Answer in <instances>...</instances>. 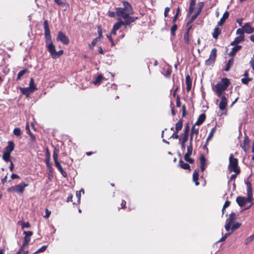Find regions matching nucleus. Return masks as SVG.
Masks as SVG:
<instances>
[{"label":"nucleus","instance_id":"f257e3e1","mask_svg":"<svg viewBox=\"0 0 254 254\" xmlns=\"http://www.w3.org/2000/svg\"><path fill=\"white\" fill-rule=\"evenodd\" d=\"M124 8L118 7L116 8V14L118 16L123 17L127 25L134 22L137 17L129 16V15L133 14L134 11L132 6L127 1H124Z\"/></svg>","mask_w":254,"mask_h":254},{"label":"nucleus","instance_id":"f03ea898","mask_svg":"<svg viewBox=\"0 0 254 254\" xmlns=\"http://www.w3.org/2000/svg\"><path fill=\"white\" fill-rule=\"evenodd\" d=\"M230 84L229 80L227 78H223L221 81L212 87L213 90L217 96L224 95L225 91Z\"/></svg>","mask_w":254,"mask_h":254},{"label":"nucleus","instance_id":"7ed1b4c3","mask_svg":"<svg viewBox=\"0 0 254 254\" xmlns=\"http://www.w3.org/2000/svg\"><path fill=\"white\" fill-rule=\"evenodd\" d=\"M238 159L234 158L233 155L231 154L229 157V170L231 172H234L237 174H239L240 172V170L238 166Z\"/></svg>","mask_w":254,"mask_h":254},{"label":"nucleus","instance_id":"20e7f679","mask_svg":"<svg viewBox=\"0 0 254 254\" xmlns=\"http://www.w3.org/2000/svg\"><path fill=\"white\" fill-rule=\"evenodd\" d=\"M59 148L55 147L53 152V159L56 167L59 170L60 172L62 173L64 177L66 176V172L64 170L62 165L58 161V155H59Z\"/></svg>","mask_w":254,"mask_h":254},{"label":"nucleus","instance_id":"39448f33","mask_svg":"<svg viewBox=\"0 0 254 254\" xmlns=\"http://www.w3.org/2000/svg\"><path fill=\"white\" fill-rule=\"evenodd\" d=\"M28 185L24 183H21L17 185L11 186L7 189L9 192L22 193Z\"/></svg>","mask_w":254,"mask_h":254},{"label":"nucleus","instance_id":"423d86ee","mask_svg":"<svg viewBox=\"0 0 254 254\" xmlns=\"http://www.w3.org/2000/svg\"><path fill=\"white\" fill-rule=\"evenodd\" d=\"M252 198H249L248 196L247 197L238 196L236 198V201L241 207L245 206L247 204L250 203V205L248 208H249L252 204Z\"/></svg>","mask_w":254,"mask_h":254},{"label":"nucleus","instance_id":"0eeeda50","mask_svg":"<svg viewBox=\"0 0 254 254\" xmlns=\"http://www.w3.org/2000/svg\"><path fill=\"white\" fill-rule=\"evenodd\" d=\"M192 153V144L190 143L189 144V145L187 147V152L185 154L184 158L185 160L190 163H193L194 162V160L190 157V155Z\"/></svg>","mask_w":254,"mask_h":254},{"label":"nucleus","instance_id":"6e6552de","mask_svg":"<svg viewBox=\"0 0 254 254\" xmlns=\"http://www.w3.org/2000/svg\"><path fill=\"white\" fill-rule=\"evenodd\" d=\"M236 218V215L235 213H232L230 214L229 218L226 220V223L225 226V230L227 231H229L230 230V227Z\"/></svg>","mask_w":254,"mask_h":254},{"label":"nucleus","instance_id":"1a4fd4ad","mask_svg":"<svg viewBox=\"0 0 254 254\" xmlns=\"http://www.w3.org/2000/svg\"><path fill=\"white\" fill-rule=\"evenodd\" d=\"M23 234L25 235V237L22 245L21 247L25 249V247L28 245L30 241L31 237L33 235V232L32 231H24Z\"/></svg>","mask_w":254,"mask_h":254},{"label":"nucleus","instance_id":"9d476101","mask_svg":"<svg viewBox=\"0 0 254 254\" xmlns=\"http://www.w3.org/2000/svg\"><path fill=\"white\" fill-rule=\"evenodd\" d=\"M220 98V102L218 104L219 109L221 111H224L226 109L228 103V99L225 96H218Z\"/></svg>","mask_w":254,"mask_h":254},{"label":"nucleus","instance_id":"9b49d317","mask_svg":"<svg viewBox=\"0 0 254 254\" xmlns=\"http://www.w3.org/2000/svg\"><path fill=\"white\" fill-rule=\"evenodd\" d=\"M57 40L58 42H61L64 45H67L69 43V39L63 33L62 31L58 33L57 37Z\"/></svg>","mask_w":254,"mask_h":254},{"label":"nucleus","instance_id":"f8f14e48","mask_svg":"<svg viewBox=\"0 0 254 254\" xmlns=\"http://www.w3.org/2000/svg\"><path fill=\"white\" fill-rule=\"evenodd\" d=\"M216 52L217 51L215 48L212 50L209 59L205 61L206 65H210L214 62L216 57Z\"/></svg>","mask_w":254,"mask_h":254},{"label":"nucleus","instance_id":"ddd939ff","mask_svg":"<svg viewBox=\"0 0 254 254\" xmlns=\"http://www.w3.org/2000/svg\"><path fill=\"white\" fill-rule=\"evenodd\" d=\"M46 48H47L48 51H49V52L50 53L52 58H53V57H57L56 56L57 55L56 54V48H55V45L53 43H51V44L46 45Z\"/></svg>","mask_w":254,"mask_h":254},{"label":"nucleus","instance_id":"4468645a","mask_svg":"<svg viewBox=\"0 0 254 254\" xmlns=\"http://www.w3.org/2000/svg\"><path fill=\"white\" fill-rule=\"evenodd\" d=\"M251 24V23H246L243 26L245 32L247 34H251L254 32V28L252 27Z\"/></svg>","mask_w":254,"mask_h":254},{"label":"nucleus","instance_id":"2eb2a0df","mask_svg":"<svg viewBox=\"0 0 254 254\" xmlns=\"http://www.w3.org/2000/svg\"><path fill=\"white\" fill-rule=\"evenodd\" d=\"M188 136L186 135H180L179 140L181 142V146L182 149L184 151L186 148V143L188 140Z\"/></svg>","mask_w":254,"mask_h":254},{"label":"nucleus","instance_id":"dca6fc26","mask_svg":"<svg viewBox=\"0 0 254 254\" xmlns=\"http://www.w3.org/2000/svg\"><path fill=\"white\" fill-rule=\"evenodd\" d=\"M14 144L12 141H8V145L5 148L4 152L10 154L14 150Z\"/></svg>","mask_w":254,"mask_h":254},{"label":"nucleus","instance_id":"f3484780","mask_svg":"<svg viewBox=\"0 0 254 254\" xmlns=\"http://www.w3.org/2000/svg\"><path fill=\"white\" fill-rule=\"evenodd\" d=\"M50 160H51L50 153L48 149L47 148L46 152V160H45V162H46V164L47 166L49 168H51L52 167V164L50 162Z\"/></svg>","mask_w":254,"mask_h":254},{"label":"nucleus","instance_id":"a211bd4d","mask_svg":"<svg viewBox=\"0 0 254 254\" xmlns=\"http://www.w3.org/2000/svg\"><path fill=\"white\" fill-rule=\"evenodd\" d=\"M186 84L187 85V90L189 91L191 88L192 81L189 75L186 76Z\"/></svg>","mask_w":254,"mask_h":254},{"label":"nucleus","instance_id":"6ab92c4d","mask_svg":"<svg viewBox=\"0 0 254 254\" xmlns=\"http://www.w3.org/2000/svg\"><path fill=\"white\" fill-rule=\"evenodd\" d=\"M229 13L228 11H226L223 15L222 17L220 19L219 21L218 22V26H221L224 23L225 21L228 18Z\"/></svg>","mask_w":254,"mask_h":254},{"label":"nucleus","instance_id":"aec40b11","mask_svg":"<svg viewBox=\"0 0 254 254\" xmlns=\"http://www.w3.org/2000/svg\"><path fill=\"white\" fill-rule=\"evenodd\" d=\"M244 40V36H239L235 38L234 40L231 43V45H236Z\"/></svg>","mask_w":254,"mask_h":254},{"label":"nucleus","instance_id":"412c9836","mask_svg":"<svg viewBox=\"0 0 254 254\" xmlns=\"http://www.w3.org/2000/svg\"><path fill=\"white\" fill-rule=\"evenodd\" d=\"M199 170L196 169L193 174L192 179L193 181L195 183V185L197 186L199 185V183L197 181L199 176Z\"/></svg>","mask_w":254,"mask_h":254},{"label":"nucleus","instance_id":"4be33fe9","mask_svg":"<svg viewBox=\"0 0 254 254\" xmlns=\"http://www.w3.org/2000/svg\"><path fill=\"white\" fill-rule=\"evenodd\" d=\"M20 90L23 94L26 95L27 97L32 93L33 91H32L29 87L22 88L20 87Z\"/></svg>","mask_w":254,"mask_h":254},{"label":"nucleus","instance_id":"5701e85b","mask_svg":"<svg viewBox=\"0 0 254 254\" xmlns=\"http://www.w3.org/2000/svg\"><path fill=\"white\" fill-rule=\"evenodd\" d=\"M200 168L202 171H203L205 169L206 166V159L203 155H201L200 157Z\"/></svg>","mask_w":254,"mask_h":254},{"label":"nucleus","instance_id":"b1692460","mask_svg":"<svg viewBox=\"0 0 254 254\" xmlns=\"http://www.w3.org/2000/svg\"><path fill=\"white\" fill-rule=\"evenodd\" d=\"M242 48V46L240 45H236L234 47L231 51L230 52L229 55L231 56H233L236 53Z\"/></svg>","mask_w":254,"mask_h":254},{"label":"nucleus","instance_id":"393cba45","mask_svg":"<svg viewBox=\"0 0 254 254\" xmlns=\"http://www.w3.org/2000/svg\"><path fill=\"white\" fill-rule=\"evenodd\" d=\"M205 118V115L204 114H201L199 116L198 120L195 123V125L197 126L201 125L204 121Z\"/></svg>","mask_w":254,"mask_h":254},{"label":"nucleus","instance_id":"a878e982","mask_svg":"<svg viewBox=\"0 0 254 254\" xmlns=\"http://www.w3.org/2000/svg\"><path fill=\"white\" fill-rule=\"evenodd\" d=\"M127 25L126 23V21L125 22L121 21L120 19L119 21L115 23L113 26V28L114 30H118L119 29L122 25Z\"/></svg>","mask_w":254,"mask_h":254},{"label":"nucleus","instance_id":"bb28decb","mask_svg":"<svg viewBox=\"0 0 254 254\" xmlns=\"http://www.w3.org/2000/svg\"><path fill=\"white\" fill-rule=\"evenodd\" d=\"M104 79L105 78H104L102 75L100 74L97 76L95 80L93 82V83L94 85H99L101 83V81Z\"/></svg>","mask_w":254,"mask_h":254},{"label":"nucleus","instance_id":"cd10ccee","mask_svg":"<svg viewBox=\"0 0 254 254\" xmlns=\"http://www.w3.org/2000/svg\"><path fill=\"white\" fill-rule=\"evenodd\" d=\"M247 196L253 199V192L251 184L247 183Z\"/></svg>","mask_w":254,"mask_h":254},{"label":"nucleus","instance_id":"c85d7f7f","mask_svg":"<svg viewBox=\"0 0 254 254\" xmlns=\"http://www.w3.org/2000/svg\"><path fill=\"white\" fill-rule=\"evenodd\" d=\"M198 131H199V128H196L194 126H193L192 127L191 129L190 135H192L195 136V139H196L198 134Z\"/></svg>","mask_w":254,"mask_h":254},{"label":"nucleus","instance_id":"c756f323","mask_svg":"<svg viewBox=\"0 0 254 254\" xmlns=\"http://www.w3.org/2000/svg\"><path fill=\"white\" fill-rule=\"evenodd\" d=\"M28 87L33 92L37 89V86L35 84L34 79L32 78L30 79L29 86Z\"/></svg>","mask_w":254,"mask_h":254},{"label":"nucleus","instance_id":"7c9ffc66","mask_svg":"<svg viewBox=\"0 0 254 254\" xmlns=\"http://www.w3.org/2000/svg\"><path fill=\"white\" fill-rule=\"evenodd\" d=\"M179 166L184 169H189L190 168L188 164L184 162L182 160L179 161Z\"/></svg>","mask_w":254,"mask_h":254},{"label":"nucleus","instance_id":"2f4dec72","mask_svg":"<svg viewBox=\"0 0 254 254\" xmlns=\"http://www.w3.org/2000/svg\"><path fill=\"white\" fill-rule=\"evenodd\" d=\"M99 41H100L99 38H96L94 39H93L91 44H89V48L93 50L94 47Z\"/></svg>","mask_w":254,"mask_h":254},{"label":"nucleus","instance_id":"473e14b6","mask_svg":"<svg viewBox=\"0 0 254 254\" xmlns=\"http://www.w3.org/2000/svg\"><path fill=\"white\" fill-rule=\"evenodd\" d=\"M216 127H213L211 129L210 133H209V134H208V135L207 136V139H206L207 141H208L209 140H210L212 138V137H213V136L214 135V133L216 131Z\"/></svg>","mask_w":254,"mask_h":254},{"label":"nucleus","instance_id":"72a5a7b5","mask_svg":"<svg viewBox=\"0 0 254 254\" xmlns=\"http://www.w3.org/2000/svg\"><path fill=\"white\" fill-rule=\"evenodd\" d=\"M183 127V122L181 120H180L176 124L175 129L177 130V132H179Z\"/></svg>","mask_w":254,"mask_h":254},{"label":"nucleus","instance_id":"f704fd0d","mask_svg":"<svg viewBox=\"0 0 254 254\" xmlns=\"http://www.w3.org/2000/svg\"><path fill=\"white\" fill-rule=\"evenodd\" d=\"M240 226L241 224L238 222L235 223L234 224L233 223L230 227V229L233 232L236 229H238Z\"/></svg>","mask_w":254,"mask_h":254},{"label":"nucleus","instance_id":"c9c22d12","mask_svg":"<svg viewBox=\"0 0 254 254\" xmlns=\"http://www.w3.org/2000/svg\"><path fill=\"white\" fill-rule=\"evenodd\" d=\"M221 30L218 28H215L213 33V37L215 39H217L220 33Z\"/></svg>","mask_w":254,"mask_h":254},{"label":"nucleus","instance_id":"e433bc0d","mask_svg":"<svg viewBox=\"0 0 254 254\" xmlns=\"http://www.w3.org/2000/svg\"><path fill=\"white\" fill-rule=\"evenodd\" d=\"M10 154L7 153H5V152H3V155H2V159L5 162L10 161Z\"/></svg>","mask_w":254,"mask_h":254},{"label":"nucleus","instance_id":"4c0bfd02","mask_svg":"<svg viewBox=\"0 0 254 254\" xmlns=\"http://www.w3.org/2000/svg\"><path fill=\"white\" fill-rule=\"evenodd\" d=\"M18 223L21 225V228L22 229H24L25 228L30 227V224L28 222H22L21 221H18Z\"/></svg>","mask_w":254,"mask_h":254},{"label":"nucleus","instance_id":"58836bf2","mask_svg":"<svg viewBox=\"0 0 254 254\" xmlns=\"http://www.w3.org/2000/svg\"><path fill=\"white\" fill-rule=\"evenodd\" d=\"M46 246H43L41 248L39 249L37 251H36L33 254H37L42 252H44L47 249Z\"/></svg>","mask_w":254,"mask_h":254},{"label":"nucleus","instance_id":"ea45409f","mask_svg":"<svg viewBox=\"0 0 254 254\" xmlns=\"http://www.w3.org/2000/svg\"><path fill=\"white\" fill-rule=\"evenodd\" d=\"M233 64V60L231 59L229 60L227 63V66L225 68L226 71H228L230 69V66H231Z\"/></svg>","mask_w":254,"mask_h":254},{"label":"nucleus","instance_id":"a19ab883","mask_svg":"<svg viewBox=\"0 0 254 254\" xmlns=\"http://www.w3.org/2000/svg\"><path fill=\"white\" fill-rule=\"evenodd\" d=\"M13 133L16 136H20L21 134V131L18 127L15 128L13 130Z\"/></svg>","mask_w":254,"mask_h":254},{"label":"nucleus","instance_id":"79ce46f5","mask_svg":"<svg viewBox=\"0 0 254 254\" xmlns=\"http://www.w3.org/2000/svg\"><path fill=\"white\" fill-rule=\"evenodd\" d=\"M45 39H46V45L51 44V43H53L52 40V37L51 35L45 36Z\"/></svg>","mask_w":254,"mask_h":254},{"label":"nucleus","instance_id":"37998d69","mask_svg":"<svg viewBox=\"0 0 254 254\" xmlns=\"http://www.w3.org/2000/svg\"><path fill=\"white\" fill-rule=\"evenodd\" d=\"M27 71L26 69H24L19 71L17 75V79H20L21 77Z\"/></svg>","mask_w":254,"mask_h":254},{"label":"nucleus","instance_id":"c03bdc74","mask_svg":"<svg viewBox=\"0 0 254 254\" xmlns=\"http://www.w3.org/2000/svg\"><path fill=\"white\" fill-rule=\"evenodd\" d=\"M244 30L243 28H239L236 31V34L240 35L239 36H244Z\"/></svg>","mask_w":254,"mask_h":254},{"label":"nucleus","instance_id":"a18cd8bd","mask_svg":"<svg viewBox=\"0 0 254 254\" xmlns=\"http://www.w3.org/2000/svg\"><path fill=\"white\" fill-rule=\"evenodd\" d=\"M190 128L188 126H186L185 128L184 132L182 133L181 135H186L189 137Z\"/></svg>","mask_w":254,"mask_h":254},{"label":"nucleus","instance_id":"49530a36","mask_svg":"<svg viewBox=\"0 0 254 254\" xmlns=\"http://www.w3.org/2000/svg\"><path fill=\"white\" fill-rule=\"evenodd\" d=\"M242 82L245 84H248L249 82L252 80V78L249 77H245L241 79Z\"/></svg>","mask_w":254,"mask_h":254},{"label":"nucleus","instance_id":"de8ad7c7","mask_svg":"<svg viewBox=\"0 0 254 254\" xmlns=\"http://www.w3.org/2000/svg\"><path fill=\"white\" fill-rule=\"evenodd\" d=\"M184 40L186 44H189V32H186L184 34Z\"/></svg>","mask_w":254,"mask_h":254},{"label":"nucleus","instance_id":"09e8293b","mask_svg":"<svg viewBox=\"0 0 254 254\" xmlns=\"http://www.w3.org/2000/svg\"><path fill=\"white\" fill-rule=\"evenodd\" d=\"M64 53V51L61 50H60L59 51L57 52L56 51V56L57 57H53V59H57L59 57H60Z\"/></svg>","mask_w":254,"mask_h":254},{"label":"nucleus","instance_id":"8fccbe9b","mask_svg":"<svg viewBox=\"0 0 254 254\" xmlns=\"http://www.w3.org/2000/svg\"><path fill=\"white\" fill-rule=\"evenodd\" d=\"M177 26L176 25H174L172 27L171 31V34L172 35H173V36L175 35V32L177 30Z\"/></svg>","mask_w":254,"mask_h":254},{"label":"nucleus","instance_id":"3c124183","mask_svg":"<svg viewBox=\"0 0 254 254\" xmlns=\"http://www.w3.org/2000/svg\"><path fill=\"white\" fill-rule=\"evenodd\" d=\"M254 235H252L247 239L246 242H247V243H250V242L253 241L254 240Z\"/></svg>","mask_w":254,"mask_h":254},{"label":"nucleus","instance_id":"603ef678","mask_svg":"<svg viewBox=\"0 0 254 254\" xmlns=\"http://www.w3.org/2000/svg\"><path fill=\"white\" fill-rule=\"evenodd\" d=\"M107 37L108 38V39L109 40V41L111 42L112 45L114 46L115 45V43H114V42L113 40V39L112 38V35H111V34L107 35Z\"/></svg>","mask_w":254,"mask_h":254},{"label":"nucleus","instance_id":"864d4df0","mask_svg":"<svg viewBox=\"0 0 254 254\" xmlns=\"http://www.w3.org/2000/svg\"><path fill=\"white\" fill-rule=\"evenodd\" d=\"M230 204V202L229 201H226L223 206V208L222 209L223 213H224V210L227 207H228Z\"/></svg>","mask_w":254,"mask_h":254},{"label":"nucleus","instance_id":"5fc2aeb1","mask_svg":"<svg viewBox=\"0 0 254 254\" xmlns=\"http://www.w3.org/2000/svg\"><path fill=\"white\" fill-rule=\"evenodd\" d=\"M76 196L77 198V201L78 203L80 202V198H81V193L80 192H79L78 191H77L76 192Z\"/></svg>","mask_w":254,"mask_h":254},{"label":"nucleus","instance_id":"6e6d98bb","mask_svg":"<svg viewBox=\"0 0 254 254\" xmlns=\"http://www.w3.org/2000/svg\"><path fill=\"white\" fill-rule=\"evenodd\" d=\"M51 214V211L49 210L48 209H46L45 211V215L44 217L45 218H48L49 217L50 215Z\"/></svg>","mask_w":254,"mask_h":254},{"label":"nucleus","instance_id":"4d7b16f0","mask_svg":"<svg viewBox=\"0 0 254 254\" xmlns=\"http://www.w3.org/2000/svg\"><path fill=\"white\" fill-rule=\"evenodd\" d=\"M44 30L49 29V25L47 21H45L44 22Z\"/></svg>","mask_w":254,"mask_h":254},{"label":"nucleus","instance_id":"13d9d810","mask_svg":"<svg viewBox=\"0 0 254 254\" xmlns=\"http://www.w3.org/2000/svg\"><path fill=\"white\" fill-rule=\"evenodd\" d=\"M98 32L99 36L97 38H99V41H100L101 37H102V31L100 28H98Z\"/></svg>","mask_w":254,"mask_h":254},{"label":"nucleus","instance_id":"bf43d9fd","mask_svg":"<svg viewBox=\"0 0 254 254\" xmlns=\"http://www.w3.org/2000/svg\"><path fill=\"white\" fill-rule=\"evenodd\" d=\"M108 15H109V16H110L111 17H114L115 16L116 13L114 11H109L108 12Z\"/></svg>","mask_w":254,"mask_h":254},{"label":"nucleus","instance_id":"052dcab7","mask_svg":"<svg viewBox=\"0 0 254 254\" xmlns=\"http://www.w3.org/2000/svg\"><path fill=\"white\" fill-rule=\"evenodd\" d=\"M172 138H174V139H178V138H179V136L178 134H177V133H174L172 135H171V137Z\"/></svg>","mask_w":254,"mask_h":254},{"label":"nucleus","instance_id":"680f3d73","mask_svg":"<svg viewBox=\"0 0 254 254\" xmlns=\"http://www.w3.org/2000/svg\"><path fill=\"white\" fill-rule=\"evenodd\" d=\"M11 178L13 180V179H17V178H19V177L15 174H12L11 176Z\"/></svg>","mask_w":254,"mask_h":254},{"label":"nucleus","instance_id":"e2e57ef3","mask_svg":"<svg viewBox=\"0 0 254 254\" xmlns=\"http://www.w3.org/2000/svg\"><path fill=\"white\" fill-rule=\"evenodd\" d=\"M249 143V139L248 136H245L244 139V143L246 145H248Z\"/></svg>","mask_w":254,"mask_h":254},{"label":"nucleus","instance_id":"0e129e2a","mask_svg":"<svg viewBox=\"0 0 254 254\" xmlns=\"http://www.w3.org/2000/svg\"><path fill=\"white\" fill-rule=\"evenodd\" d=\"M242 21L243 19L239 18L237 19V22L240 26H242Z\"/></svg>","mask_w":254,"mask_h":254},{"label":"nucleus","instance_id":"69168bd1","mask_svg":"<svg viewBox=\"0 0 254 254\" xmlns=\"http://www.w3.org/2000/svg\"><path fill=\"white\" fill-rule=\"evenodd\" d=\"M44 31H45V36L51 35L50 29L44 30Z\"/></svg>","mask_w":254,"mask_h":254},{"label":"nucleus","instance_id":"338daca9","mask_svg":"<svg viewBox=\"0 0 254 254\" xmlns=\"http://www.w3.org/2000/svg\"><path fill=\"white\" fill-rule=\"evenodd\" d=\"M196 0H190V5L192 6H194Z\"/></svg>","mask_w":254,"mask_h":254},{"label":"nucleus","instance_id":"774afa93","mask_svg":"<svg viewBox=\"0 0 254 254\" xmlns=\"http://www.w3.org/2000/svg\"><path fill=\"white\" fill-rule=\"evenodd\" d=\"M169 10H170V8L169 7H167L165 8V11H164L165 16H167V15L168 14V13L169 11Z\"/></svg>","mask_w":254,"mask_h":254}]
</instances>
